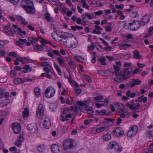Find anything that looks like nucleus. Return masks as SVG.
Returning a JSON list of instances; mask_svg holds the SVG:
<instances>
[{
	"label": "nucleus",
	"instance_id": "f257e3e1",
	"mask_svg": "<svg viewBox=\"0 0 153 153\" xmlns=\"http://www.w3.org/2000/svg\"><path fill=\"white\" fill-rule=\"evenodd\" d=\"M133 70V68H128L121 71L119 73L117 79L122 81L129 79L133 76L131 74Z\"/></svg>",
	"mask_w": 153,
	"mask_h": 153
},
{
	"label": "nucleus",
	"instance_id": "f03ea898",
	"mask_svg": "<svg viewBox=\"0 0 153 153\" xmlns=\"http://www.w3.org/2000/svg\"><path fill=\"white\" fill-rule=\"evenodd\" d=\"M72 36H74V35L69 33L62 32L61 35L59 36V37L62 39L59 40L58 42L63 45L69 47V41Z\"/></svg>",
	"mask_w": 153,
	"mask_h": 153
},
{
	"label": "nucleus",
	"instance_id": "7ed1b4c3",
	"mask_svg": "<svg viewBox=\"0 0 153 153\" xmlns=\"http://www.w3.org/2000/svg\"><path fill=\"white\" fill-rule=\"evenodd\" d=\"M21 2V6L25 10H35L33 4L30 0H22Z\"/></svg>",
	"mask_w": 153,
	"mask_h": 153
},
{
	"label": "nucleus",
	"instance_id": "20e7f679",
	"mask_svg": "<svg viewBox=\"0 0 153 153\" xmlns=\"http://www.w3.org/2000/svg\"><path fill=\"white\" fill-rule=\"evenodd\" d=\"M108 150L113 149L114 151L118 152H120L122 151V149L119 148L118 144L114 141H111L109 143L108 146Z\"/></svg>",
	"mask_w": 153,
	"mask_h": 153
},
{
	"label": "nucleus",
	"instance_id": "39448f33",
	"mask_svg": "<svg viewBox=\"0 0 153 153\" xmlns=\"http://www.w3.org/2000/svg\"><path fill=\"white\" fill-rule=\"evenodd\" d=\"M55 92V90L52 87H49L46 89L45 91V95L46 97L49 98L53 97Z\"/></svg>",
	"mask_w": 153,
	"mask_h": 153
},
{
	"label": "nucleus",
	"instance_id": "423d86ee",
	"mask_svg": "<svg viewBox=\"0 0 153 153\" xmlns=\"http://www.w3.org/2000/svg\"><path fill=\"white\" fill-rule=\"evenodd\" d=\"M72 140V139H69L64 141L63 144L64 149L66 150L73 147L74 145Z\"/></svg>",
	"mask_w": 153,
	"mask_h": 153
},
{
	"label": "nucleus",
	"instance_id": "0eeeda50",
	"mask_svg": "<svg viewBox=\"0 0 153 153\" xmlns=\"http://www.w3.org/2000/svg\"><path fill=\"white\" fill-rule=\"evenodd\" d=\"M141 82V81L139 79H133L131 81L127 83L126 86L127 88H128L129 87L133 88L135 86V85H140Z\"/></svg>",
	"mask_w": 153,
	"mask_h": 153
},
{
	"label": "nucleus",
	"instance_id": "6e6552de",
	"mask_svg": "<svg viewBox=\"0 0 153 153\" xmlns=\"http://www.w3.org/2000/svg\"><path fill=\"white\" fill-rule=\"evenodd\" d=\"M4 30L6 34L11 36H13L16 32L14 29L12 27H10L9 25L4 27Z\"/></svg>",
	"mask_w": 153,
	"mask_h": 153
},
{
	"label": "nucleus",
	"instance_id": "1a4fd4ad",
	"mask_svg": "<svg viewBox=\"0 0 153 153\" xmlns=\"http://www.w3.org/2000/svg\"><path fill=\"white\" fill-rule=\"evenodd\" d=\"M113 134L114 136L119 137L122 136L124 134V132L122 128L118 127L114 130Z\"/></svg>",
	"mask_w": 153,
	"mask_h": 153
},
{
	"label": "nucleus",
	"instance_id": "9d476101",
	"mask_svg": "<svg viewBox=\"0 0 153 153\" xmlns=\"http://www.w3.org/2000/svg\"><path fill=\"white\" fill-rule=\"evenodd\" d=\"M113 68H111L109 69V71L113 74L115 75L117 78V76L118 75V72L120 70V68L119 66L114 65Z\"/></svg>",
	"mask_w": 153,
	"mask_h": 153
},
{
	"label": "nucleus",
	"instance_id": "9b49d317",
	"mask_svg": "<svg viewBox=\"0 0 153 153\" xmlns=\"http://www.w3.org/2000/svg\"><path fill=\"white\" fill-rule=\"evenodd\" d=\"M41 65L44 67V71L48 74L49 73L51 69H52L51 66L47 62H42Z\"/></svg>",
	"mask_w": 153,
	"mask_h": 153
},
{
	"label": "nucleus",
	"instance_id": "f8f14e48",
	"mask_svg": "<svg viewBox=\"0 0 153 153\" xmlns=\"http://www.w3.org/2000/svg\"><path fill=\"white\" fill-rule=\"evenodd\" d=\"M44 111L43 106L42 104H39L36 109V114L37 117L39 118L41 117V116Z\"/></svg>",
	"mask_w": 153,
	"mask_h": 153
},
{
	"label": "nucleus",
	"instance_id": "ddd939ff",
	"mask_svg": "<svg viewBox=\"0 0 153 153\" xmlns=\"http://www.w3.org/2000/svg\"><path fill=\"white\" fill-rule=\"evenodd\" d=\"M12 127L14 133L18 134L20 132L21 130V127L19 124L14 123L12 124Z\"/></svg>",
	"mask_w": 153,
	"mask_h": 153
},
{
	"label": "nucleus",
	"instance_id": "4468645a",
	"mask_svg": "<svg viewBox=\"0 0 153 153\" xmlns=\"http://www.w3.org/2000/svg\"><path fill=\"white\" fill-rule=\"evenodd\" d=\"M108 123V122L107 121H104L101 123L100 125L102 126H101L100 128H98L96 130V132L97 133H100L104 131L107 127L108 126L106 125Z\"/></svg>",
	"mask_w": 153,
	"mask_h": 153
},
{
	"label": "nucleus",
	"instance_id": "2eb2a0df",
	"mask_svg": "<svg viewBox=\"0 0 153 153\" xmlns=\"http://www.w3.org/2000/svg\"><path fill=\"white\" fill-rule=\"evenodd\" d=\"M69 42V46L70 45L73 48H76L78 45L76 37H74L73 39L71 38L70 39Z\"/></svg>",
	"mask_w": 153,
	"mask_h": 153
},
{
	"label": "nucleus",
	"instance_id": "dca6fc26",
	"mask_svg": "<svg viewBox=\"0 0 153 153\" xmlns=\"http://www.w3.org/2000/svg\"><path fill=\"white\" fill-rule=\"evenodd\" d=\"M24 134H20L18 137V138L16 140L15 142V145L18 147H20L22 143L24 141Z\"/></svg>",
	"mask_w": 153,
	"mask_h": 153
},
{
	"label": "nucleus",
	"instance_id": "f3484780",
	"mask_svg": "<svg viewBox=\"0 0 153 153\" xmlns=\"http://www.w3.org/2000/svg\"><path fill=\"white\" fill-rule=\"evenodd\" d=\"M15 17L17 21L19 22L21 24L24 25H26L28 24V22L25 21V19L22 16L19 15H16Z\"/></svg>",
	"mask_w": 153,
	"mask_h": 153
},
{
	"label": "nucleus",
	"instance_id": "a211bd4d",
	"mask_svg": "<svg viewBox=\"0 0 153 153\" xmlns=\"http://www.w3.org/2000/svg\"><path fill=\"white\" fill-rule=\"evenodd\" d=\"M51 124L50 119L48 118H46L43 121V127L46 129H48L50 127Z\"/></svg>",
	"mask_w": 153,
	"mask_h": 153
},
{
	"label": "nucleus",
	"instance_id": "6ab92c4d",
	"mask_svg": "<svg viewBox=\"0 0 153 153\" xmlns=\"http://www.w3.org/2000/svg\"><path fill=\"white\" fill-rule=\"evenodd\" d=\"M150 18L149 15H146L143 16L142 19V25H145L147 24L150 21Z\"/></svg>",
	"mask_w": 153,
	"mask_h": 153
},
{
	"label": "nucleus",
	"instance_id": "aec40b11",
	"mask_svg": "<svg viewBox=\"0 0 153 153\" xmlns=\"http://www.w3.org/2000/svg\"><path fill=\"white\" fill-rule=\"evenodd\" d=\"M126 106L128 107L131 110H134L138 108L140 106V104L139 103L134 104V105H130L129 102H127L126 104Z\"/></svg>",
	"mask_w": 153,
	"mask_h": 153
},
{
	"label": "nucleus",
	"instance_id": "412c9836",
	"mask_svg": "<svg viewBox=\"0 0 153 153\" xmlns=\"http://www.w3.org/2000/svg\"><path fill=\"white\" fill-rule=\"evenodd\" d=\"M94 16V15L93 13H86L85 14L82 15V17L83 19L86 18L91 19Z\"/></svg>",
	"mask_w": 153,
	"mask_h": 153
},
{
	"label": "nucleus",
	"instance_id": "4be33fe9",
	"mask_svg": "<svg viewBox=\"0 0 153 153\" xmlns=\"http://www.w3.org/2000/svg\"><path fill=\"white\" fill-rule=\"evenodd\" d=\"M52 151L54 153H59V147L56 144H54L51 146Z\"/></svg>",
	"mask_w": 153,
	"mask_h": 153
},
{
	"label": "nucleus",
	"instance_id": "5701e85b",
	"mask_svg": "<svg viewBox=\"0 0 153 153\" xmlns=\"http://www.w3.org/2000/svg\"><path fill=\"white\" fill-rule=\"evenodd\" d=\"M13 82L15 84H23L25 82L24 77L22 79L18 77L14 79Z\"/></svg>",
	"mask_w": 153,
	"mask_h": 153
},
{
	"label": "nucleus",
	"instance_id": "b1692460",
	"mask_svg": "<svg viewBox=\"0 0 153 153\" xmlns=\"http://www.w3.org/2000/svg\"><path fill=\"white\" fill-rule=\"evenodd\" d=\"M16 59L18 61L22 62V64H24L29 61L28 57H17Z\"/></svg>",
	"mask_w": 153,
	"mask_h": 153
},
{
	"label": "nucleus",
	"instance_id": "393cba45",
	"mask_svg": "<svg viewBox=\"0 0 153 153\" xmlns=\"http://www.w3.org/2000/svg\"><path fill=\"white\" fill-rule=\"evenodd\" d=\"M109 102L108 99L106 98L104 101V103L103 104H100L97 103L95 104V106L98 108H101L102 106H106Z\"/></svg>",
	"mask_w": 153,
	"mask_h": 153
},
{
	"label": "nucleus",
	"instance_id": "a878e982",
	"mask_svg": "<svg viewBox=\"0 0 153 153\" xmlns=\"http://www.w3.org/2000/svg\"><path fill=\"white\" fill-rule=\"evenodd\" d=\"M133 56L135 59H140L142 58V56L140 55L139 51L137 50L133 51Z\"/></svg>",
	"mask_w": 153,
	"mask_h": 153
},
{
	"label": "nucleus",
	"instance_id": "bb28decb",
	"mask_svg": "<svg viewBox=\"0 0 153 153\" xmlns=\"http://www.w3.org/2000/svg\"><path fill=\"white\" fill-rule=\"evenodd\" d=\"M10 103V100L7 99H6L2 101L0 103V106L3 107L8 105Z\"/></svg>",
	"mask_w": 153,
	"mask_h": 153
},
{
	"label": "nucleus",
	"instance_id": "cd10ccee",
	"mask_svg": "<svg viewBox=\"0 0 153 153\" xmlns=\"http://www.w3.org/2000/svg\"><path fill=\"white\" fill-rule=\"evenodd\" d=\"M44 16L45 18L48 21L51 22L53 21L52 18L51 16L49 13H45Z\"/></svg>",
	"mask_w": 153,
	"mask_h": 153
},
{
	"label": "nucleus",
	"instance_id": "c85d7f7f",
	"mask_svg": "<svg viewBox=\"0 0 153 153\" xmlns=\"http://www.w3.org/2000/svg\"><path fill=\"white\" fill-rule=\"evenodd\" d=\"M58 61L59 64L62 66V67H65V61L63 59H62L60 57H58L56 59Z\"/></svg>",
	"mask_w": 153,
	"mask_h": 153
},
{
	"label": "nucleus",
	"instance_id": "c756f323",
	"mask_svg": "<svg viewBox=\"0 0 153 153\" xmlns=\"http://www.w3.org/2000/svg\"><path fill=\"white\" fill-rule=\"evenodd\" d=\"M136 131L135 130L134 131H133L131 130H130V128L128 130V132L127 133V135L128 137H131L135 136L136 134Z\"/></svg>",
	"mask_w": 153,
	"mask_h": 153
},
{
	"label": "nucleus",
	"instance_id": "7c9ffc66",
	"mask_svg": "<svg viewBox=\"0 0 153 153\" xmlns=\"http://www.w3.org/2000/svg\"><path fill=\"white\" fill-rule=\"evenodd\" d=\"M27 39H22L21 38L19 39V41H16V44L17 45H19L20 44L23 45L24 43L27 42Z\"/></svg>",
	"mask_w": 153,
	"mask_h": 153
},
{
	"label": "nucleus",
	"instance_id": "2f4dec72",
	"mask_svg": "<svg viewBox=\"0 0 153 153\" xmlns=\"http://www.w3.org/2000/svg\"><path fill=\"white\" fill-rule=\"evenodd\" d=\"M128 111V109H126L125 112H122L120 114V117L123 118H125L126 115H128V117L130 116V114L129 113H127Z\"/></svg>",
	"mask_w": 153,
	"mask_h": 153
},
{
	"label": "nucleus",
	"instance_id": "473e14b6",
	"mask_svg": "<svg viewBox=\"0 0 153 153\" xmlns=\"http://www.w3.org/2000/svg\"><path fill=\"white\" fill-rule=\"evenodd\" d=\"M111 138V136L110 134L108 133L105 134L103 137V140L105 141H108L110 140Z\"/></svg>",
	"mask_w": 153,
	"mask_h": 153
},
{
	"label": "nucleus",
	"instance_id": "72a5a7b5",
	"mask_svg": "<svg viewBox=\"0 0 153 153\" xmlns=\"http://www.w3.org/2000/svg\"><path fill=\"white\" fill-rule=\"evenodd\" d=\"M36 127V126H35L34 124H28L27 127V130L30 131L35 128Z\"/></svg>",
	"mask_w": 153,
	"mask_h": 153
},
{
	"label": "nucleus",
	"instance_id": "f704fd0d",
	"mask_svg": "<svg viewBox=\"0 0 153 153\" xmlns=\"http://www.w3.org/2000/svg\"><path fill=\"white\" fill-rule=\"evenodd\" d=\"M97 60L100 61L101 64L103 65H106V63L105 62L106 59L105 57L104 56H101L100 58H99L97 59Z\"/></svg>",
	"mask_w": 153,
	"mask_h": 153
},
{
	"label": "nucleus",
	"instance_id": "c9c22d12",
	"mask_svg": "<svg viewBox=\"0 0 153 153\" xmlns=\"http://www.w3.org/2000/svg\"><path fill=\"white\" fill-rule=\"evenodd\" d=\"M29 114V112L28 108H25L23 112V116L24 117H28Z\"/></svg>",
	"mask_w": 153,
	"mask_h": 153
},
{
	"label": "nucleus",
	"instance_id": "e433bc0d",
	"mask_svg": "<svg viewBox=\"0 0 153 153\" xmlns=\"http://www.w3.org/2000/svg\"><path fill=\"white\" fill-rule=\"evenodd\" d=\"M54 65L56 70L58 72V74L59 75H61L62 74V71L60 68L57 64L55 62L54 63Z\"/></svg>",
	"mask_w": 153,
	"mask_h": 153
},
{
	"label": "nucleus",
	"instance_id": "4c0bfd02",
	"mask_svg": "<svg viewBox=\"0 0 153 153\" xmlns=\"http://www.w3.org/2000/svg\"><path fill=\"white\" fill-rule=\"evenodd\" d=\"M54 65L56 70L58 72V74L59 75H61L62 74V71L60 68L57 64L55 62L54 63Z\"/></svg>",
	"mask_w": 153,
	"mask_h": 153
},
{
	"label": "nucleus",
	"instance_id": "58836bf2",
	"mask_svg": "<svg viewBox=\"0 0 153 153\" xmlns=\"http://www.w3.org/2000/svg\"><path fill=\"white\" fill-rule=\"evenodd\" d=\"M133 22H134L135 25H136L137 26V28H134V30H136L139 28L142 25V24L141 22L139 21L134 20L133 21Z\"/></svg>",
	"mask_w": 153,
	"mask_h": 153
},
{
	"label": "nucleus",
	"instance_id": "ea45409f",
	"mask_svg": "<svg viewBox=\"0 0 153 153\" xmlns=\"http://www.w3.org/2000/svg\"><path fill=\"white\" fill-rule=\"evenodd\" d=\"M34 92L37 97H39L41 95L40 89L38 87H36L34 89Z\"/></svg>",
	"mask_w": 153,
	"mask_h": 153
},
{
	"label": "nucleus",
	"instance_id": "a19ab883",
	"mask_svg": "<svg viewBox=\"0 0 153 153\" xmlns=\"http://www.w3.org/2000/svg\"><path fill=\"white\" fill-rule=\"evenodd\" d=\"M45 146L43 145H41L37 148V150L39 152H42L45 149Z\"/></svg>",
	"mask_w": 153,
	"mask_h": 153
},
{
	"label": "nucleus",
	"instance_id": "79ce46f5",
	"mask_svg": "<svg viewBox=\"0 0 153 153\" xmlns=\"http://www.w3.org/2000/svg\"><path fill=\"white\" fill-rule=\"evenodd\" d=\"M34 49L36 51H41L43 50L44 48L42 45H39L35 46Z\"/></svg>",
	"mask_w": 153,
	"mask_h": 153
},
{
	"label": "nucleus",
	"instance_id": "37998d69",
	"mask_svg": "<svg viewBox=\"0 0 153 153\" xmlns=\"http://www.w3.org/2000/svg\"><path fill=\"white\" fill-rule=\"evenodd\" d=\"M122 56L123 59L128 60L130 58L131 55L129 53H127L123 54Z\"/></svg>",
	"mask_w": 153,
	"mask_h": 153
},
{
	"label": "nucleus",
	"instance_id": "c03bdc74",
	"mask_svg": "<svg viewBox=\"0 0 153 153\" xmlns=\"http://www.w3.org/2000/svg\"><path fill=\"white\" fill-rule=\"evenodd\" d=\"M80 2L82 3L83 7L86 9L89 8V6L86 3V0H82Z\"/></svg>",
	"mask_w": 153,
	"mask_h": 153
},
{
	"label": "nucleus",
	"instance_id": "a18cd8bd",
	"mask_svg": "<svg viewBox=\"0 0 153 153\" xmlns=\"http://www.w3.org/2000/svg\"><path fill=\"white\" fill-rule=\"evenodd\" d=\"M91 45H88V51H89L90 50H93L95 48V44L93 42H91Z\"/></svg>",
	"mask_w": 153,
	"mask_h": 153
},
{
	"label": "nucleus",
	"instance_id": "49530a36",
	"mask_svg": "<svg viewBox=\"0 0 153 153\" xmlns=\"http://www.w3.org/2000/svg\"><path fill=\"white\" fill-rule=\"evenodd\" d=\"M131 17L133 18H136L138 16V13L137 11H134L132 12L130 14Z\"/></svg>",
	"mask_w": 153,
	"mask_h": 153
},
{
	"label": "nucleus",
	"instance_id": "de8ad7c7",
	"mask_svg": "<svg viewBox=\"0 0 153 153\" xmlns=\"http://www.w3.org/2000/svg\"><path fill=\"white\" fill-rule=\"evenodd\" d=\"M130 130H131L133 131H134V130H136V133L137 132L138 128L136 126H132L131 125L130 127Z\"/></svg>",
	"mask_w": 153,
	"mask_h": 153
},
{
	"label": "nucleus",
	"instance_id": "09e8293b",
	"mask_svg": "<svg viewBox=\"0 0 153 153\" xmlns=\"http://www.w3.org/2000/svg\"><path fill=\"white\" fill-rule=\"evenodd\" d=\"M66 3L70 6L71 7V10H75V7L72 4L70 0H67L66 1Z\"/></svg>",
	"mask_w": 153,
	"mask_h": 153
},
{
	"label": "nucleus",
	"instance_id": "8fccbe9b",
	"mask_svg": "<svg viewBox=\"0 0 153 153\" xmlns=\"http://www.w3.org/2000/svg\"><path fill=\"white\" fill-rule=\"evenodd\" d=\"M23 69H25L28 72L32 70V68L30 67V66L29 65H26L23 66Z\"/></svg>",
	"mask_w": 153,
	"mask_h": 153
},
{
	"label": "nucleus",
	"instance_id": "3c124183",
	"mask_svg": "<svg viewBox=\"0 0 153 153\" xmlns=\"http://www.w3.org/2000/svg\"><path fill=\"white\" fill-rule=\"evenodd\" d=\"M71 68L72 69H74L76 68V66L75 64L74 63V61L71 62V63L69 64Z\"/></svg>",
	"mask_w": 153,
	"mask_h": 153
},
{
	"label": "nucleus",
	"instance_id": "603ef678",
	"mask_svg": "<svg viewBox=\"0 0 153 153\" xmlns=\"http://www.w3.org/2000/svg\"><path fill=\"white\" fill-rule=\"evenodd\" d=\"M8 55L10 56L13 57H17L18 56L17 54L14 52H10L8 53Z\"/></svg>",
	"mask_w": 153,
	"mask_h": 153
},
{
	"label": "nucleus",
	"instance_id": "864d4df0",
	"mask_svg": "<svg viewBox=\"0 0 153 153\" xmlns=\"http://www.w3.org/2000/svg\"><path fill=\"white\" fill-rule=\"evenodd\" d=\"M126 41L124 40L123 41L122 44H119V45H120L125 46L127 47H130L131 46V45L129 44H126Z\"/></svg>",
	"mask_w": 153,
	"mask_h": 153
},
{
	"label": "nucleus",
	"instance_id": "5fc2aeb1",
	"mask_svg": "<svg viewBox=\"0 0 153 153\" xmlns=\"http://www.w3.org/2000/svg\"><path fill=\"white\" fill-rule=\"evenodd\" d=\"M4 93V91L0 88V99H2L3 98Z\"/></svg>",
	"mask_w": 153,
	"mask_h": 153
},
{
	"label": "nucleus",
	"instance_id": "6e6d98bb",
	"mask_svg": "<svg viewBox=\"0 0 153 153\" xmlns=\"http://www.w3.org/2000/svg\"><path fill=\"white\" fill-rule=\"evenodd\" d=\"M103 98V97L102 96H98L94 98V100L97 101L98 102H100V100Z\"/></svg>",
	"mask_w": 153,
	"mask_h": 153
},
{
	"label": "nucleus",
	"instance_id": "4d7b16f0",
	"mask_svg": "<svg viewBox=\"0 0 153 153\" xmlns=\"http://www.w3.org/2000/svg\"><path fill=\"white\" fill-rule=\"evenodd\" d=\"M103 13V12L102 10H99L97 12H94V14L96 15L100 16Z\"/></svg>",
	"mask_w": 153,
	"mask_h": 153
},
{
	"label": "nucleus",
	"instance_id": "13d9d810",
	"mask_svg": "<svg viewBox=\"0 0 153 153\" xmlns=\"http://www.w3.org/2000/svg\"><path fill=\"white\" fill-rule=\"evenodd\" d=\"M18 32V33L19 34H21L22 33L25 35L26 34V32L25 31H22V29L20 28H18V30H17Z\"/></svg>",
	"mask_w": 153,
	"mask_h": 153
},
{
	"label": "nucleus",
	"instance_id": "bf43d9fd",
	"mask_svg": "<svg viewBox=\"0 0 153 153\" xmlns=\"http://www.w3.org/2000/svg\"><path fill=\"white\" fill-rule=\"evenodd\" d=\"M34 78H27L24 77V82H28L29 81H32L35 80Z\"/></svg>",
	"mask_w": 153,
	"mask_h": 153
},
{
	"label": "nucleus",
	"instance_id": "052dcab7",
	"mask_svg": "<svg viewBox=\"0 0 153 153\" xmlns=\"http://www.w3.org/2000/svg\"><path fill=\"white\" fill-rule=\"evenodd\" d=\"M123 66L124 67H128V68H132V64L131 63L126 62L124 64Z\"/></svg>",
	"mask_w": 153,
	"mask_h": 153
},
{
	"label": "nucleus",
	"instance_id": "680f3d73",
	"mask_svg": "<svg viewBox=\"0 0 153 153\" xmlns=\"http://www.w3.org/2000/svg\"><path fill=\"white\" fill-rule=\"evenodd\" d=\"M85 101H83V102L78 101L76 103L78 105H79L80 106H84V105H85Z\"/></svg>",
	"mask_w": 153,
	"mask_h": 153
},
{
	"label": "nucleus",
	"instance_id": "e2e57ef3",
	"mask_svg": "<svg viewBox=\"0 0 153 153\" xmlns=\"http://www.w3.org/2000/svg\"><path fill=\"white\" fill-rule=\"evenodd\" d=\"M115 6L116 7L119 9H122L124 7V5L122 4H120V5L116 4Z\"/></svg>",
	"mask_w": 153,
	"mask_h": 153
},
{
	"label": "nucleus",
	"instance_id": "0e129e2a",
	"mask_svg": "<svg viewBox=\"0 0 153 153\" xmlns=\"http://www.w3.org/2000/svg\"><path fill=\"white\" fill-rule=\"evenodd\" d=\"M105 30L106 32H111L112 30L111 27L110 26H106L105 29Z\"/></svg>",
	"mask_w": 153,
	"mask_h": 153
},
{
	"label": "nucleus",
	"instance_id": "69168bd1",
	"mask_svg": "<svg viewBox=\"0 0 153 153\" xmlns=\"http://www.w3.org/2000/svg\"><path fill=\"white\" fill-rule=\"evenodd\" d=\"M140 69L138 68H137L134 69V70L133 71V72H131V74H133V75L134 74L138 73L140 72Z\"/></svg>",
	"mask_w": 153,
	"mask_h": 153
},
{
	"label": "nucleus",
	"instance_id": "338daca9",
	"mask_svg": "<svg viewBox=\"0 0 153 153\" xmlns=\"http://www.w3.org/2000/svg\"><path fill=\"white\" fill-rule=\"evenodd\" d=\"M152 151L150 150L149 149H145L143 152V153H153Z\"/></svg>",
	"mask_w": 153,
	"mask_h": 153
},
{
	"label": "nucleus",
	"instance_id": "774afa93",
	"mask_svg": "<svg viewBox=\"0 0 153 153\" xmlns=\"http://www.w3.org/2000/svg\"><path fill=\"white\" fill-rule=\"evenodd\" d=\"M147 134H148L149 137H153V131H148L147 132Z\"/></svg>",
	"mask_w": 153,
	"mask_h": 153
}]
</instances>
